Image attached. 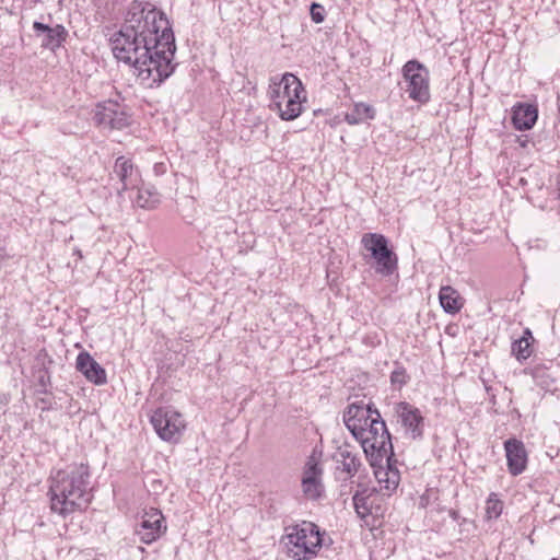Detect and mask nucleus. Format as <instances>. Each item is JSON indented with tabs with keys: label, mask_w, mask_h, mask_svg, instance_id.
<instances>
[{
	"label": "nucleus",
	"mask_w": 560,
	"mask_h": 560,
	"mask_svg": "<svg viewBox=\"0 0 560 560\" xmlns=\"http://www.w3.org/2000/svg\"><path fill=\"white\" fill-rule=\"evenodd\" d=\"M374 469V476L378 482L380 491L384 495H390L398 487L400 472L396 467L395 454L380 463L369 462Z\"/></svg>",
	"instance_id": "10"
},
{
	"label": "nucleus",
	"mask_w": 560,
	"mask_h": 560,
	"mask_svg": "<svg viewBox=\"0 0 560 560\" xmlns=\"http://www.w3.org/2000/svg\"><path fill=\"white\" fill-rule=\"evenodd\" d=\"M409 376L407 375L406 369L404 366H397L390 374V383L397 388H401L405 384H407Z\"/></svg>",
	"instance_id": "29"
},
{
	"label": "nucleus",
	"mask_w": 560,
	"mask_h": 560,
	"mask_svg": "<svg viewBox=\"0 0 560 560\" xmlns=\"http://www.w3.org/2000/svg\"><path fill=\"white\" fill-rule=\"evenodd\" d=\"M55 401L49 397H40L36 401V406L40 408L42 411H49L56 409Z\"/></svg>",
	"instance_id": "31"
},
{
	"label": "nucleus",
	"mask_w": 560,
	"mask_h": 560,
	"mask_svg": "<svg viewBox=\"0 0 560 560\" xmlns=\"http://www.w3.org/2000/svg\"><path fill=\"white\" fill-rule=\"evenodd\" d=\"M90 479L89 466L84 464L58 470L49 488L51 511L62 517L84 511L93 499Z\"/></svg>",
	"instance_id": "2"
},
{
	"label": "nucleus",
	"mask_w": 560,
	"mask_h": 560,
	"mask_svg": "<svg viewBox=\"0 0 560 560\" xmlns=\"http://www.w3.org/2000/svg\"><path fill=\"white\" fill-rule=\"evenodd\" d=\"M310 13H311L312 21L314 23L319 24V23L324 22L325 8L322 4H319L317 2H313L311 4Z\"/></svg>",
	"instance_id": "30"
},
{
	"label": "nucleus",
	"mask_w": 560,
	"mask_h": 560,
	"mask_svg": "<svg viewBox=\"0 0 560 560\" xmlns=\"http://www.w3.org/2000/svg\"><path fill=\"white\" fill-rule=\"evenodd\" d=\"M93 121L102 129L122 130L129 127L131 117L124 105L108 100L95 106Z\"/></svg>",
	"instance_id": "8"
},
{
	"label": "nucleus",
	"mask_w": 560,
	"mask_h": 560,
	"mask_svg": "<svg viewBox=\"0 0 560 560\" xmlns=\"http://www.w3.org/2000/svg\"><path fill=\"white\" fill-rule=\"evenodd\" d=\"M502 502L492 493L487 500L488 518H498L502 513Z\"/></svg>",
	"instance_id": "28"
},
{
	"label": "nucleus",
	"mask_w": 560,
	"mask_h": 560,
	"mask_svg": "<svg viewBox=\"0 0 560 560\" xmlns=\"http://www.w3.org/2000/svg\"><path fill=\"white\" fill-rule=\"evenodd\" d=\"M450 516H451L453 520H455V521H456V520L458 518V516H459V515H458V512H457V511H455V510H451V511H450Z\"/></svg>",
	"instance_id": "33"
},
{
	"label": "nucleus",
	"mask_w": 560,
	"mask_h": 560,
	"mask_svg": "<svg viewBox=\"0 0 560 560\" xmlns=\"http://www.w3.org/2000/svg\"><path fill=\"white\" fill-rule=\"evenodd\" d=\"M375 117V109L373 106L365 103H355L353 107L346 113L345 120L349 125H359L368 119Z\"/></svg>",
	"instance_id": "25"
},
{
	"label": "nucleus",
	"mask_w": 560,
	"mask_h": 560,
	"mask_svg": "<svg viewBox=\"0 0 560 560\" xmlns=\"http://www.w3.org/2000/svg\"><path fill=\"white\" fill-rule=\"evenodd\" d=\"M558 196L560 198V179H559V183H558Z\"/></svg>",
	"instance_id": "35"
},
{
	"label": "nucleus",
	"mask_w": 560,
	"mask_h": 560,
	"mask_svg": "<svg viewBox=\"0 0 560 560\" xmlns=\"http://www.w3.org/2000/svg\"><path fill=\"white\" fill-rule=\"evenodd\" d=\"M137 196L133 203L143 209H153L160 203V194L153 186L136 187Z\"/></svg>",
	"instance_id": "24"
},
{
	"label": "nucleus",
	"mask_w": 560,
	"mask_h": 560,
	"mask_svg": "<svg viewBox=\"0 0 560 560\" xmlns=\"http://www.w3.org/2000/svg\"><path fill=\"white\" fill-rule=\"evenodd\" d=\"M396 413L407 434L412 439L423 435L424 419L418 408L401 401L396 405Z\"/></svg>",
	"instance_id": "12"
},
{
	"label": "nucleus",
	"mask_w": 560,
	"mask_h": 560,
	"mask_svg": "<svg viewBox=\"0 0 560 560\" xmlns=\"http://www.w3.org/2000/svg\"><path fill=\"white\" fill-rule=\"evenodd\" d=\"M439 300L442 308L447 314H456L463 306L459 293L451 285H444L440 289Z\"/></svg>",
	"instance_id": "22"
},
{
	"label": "nucleus",
	"mask_w": 560,
	"mask_h": 560,
	"mask_svg": "<svg viewBox=\"0 0 560 560\" xmlns=\"http://www.w3.org/2000/svg\"><path fill=\"white\" fill-rule=\"evenodd\" d=\"M268 96L271 102L269 105L270 109H280L284 101L290 98V96L305 98V89L296 75L285 72L281 77L275 75L270 78Z\"/></svg>",
	"instance_id": "7"
},
{
	"label": "nucleus",
	"mask_w": 560,
	"mask_h": 560,
	"mask_svg": "<svg viewBox=\"0 0 560 560\" xmlns=\"http://www.w3.org/2000/svg\"><path fill=\"white\" fill-rule=\"evenodd\" d=\"M374 417H376V413L373 415V417L371 418H365L362 422H361V427H362V433H364V431L366 429H369V424H370V420L373 419L374 420Z\"/></svg>",
	"instance_id": "32"
},
{
	"label": "nucleus",
	"mask_w": 560,
	"mask_h": 560,
	"mask_svg": "<svg viewBox=\"0 0 560 560\" xmlns=\"http://www.w3.org/2000/svg\"><path fill=\"white\" fill-rule=\"evenodd\" d=\"M288 555L294 560L314 558L324 544L319 527L312 522H302L285 528Z\"/></svg>",
	"instance_id": "3"
},
{
	"label": "nucleus",
	"mask_w": 560,
	"mask_h": 560,
	"mask_svg": "<svg viewBox=\"0 0 560 560\" xmlns=\"http://www.w3.org/2000/svg\"><path fill=\"white\" fill-rule=\"evenodd\" d=\"M508 470L512 476L523 474L527 467V452L521 440L511 438L504 442Z\"/></svg>",
	"instance_id": "15"
},
{
	"label": "nucleus",
	"mask_w": 560,
	"mask_h": 560,
	"mask_svg": "<svg viewBox=\"0 0 560 560\" xmlns=\"http://www.w3.org/2000/svg\"><path fill=\"white\" fill-rule=\"evenodd\" d=\"M354 439L360 442L369 462L380 463L394 455L392 436L381 413L371 419L369 429L357 433Z\"/></svg>",
	"instance_id": "4"
},
{
	"label": "nucleus",
	"mask_w": 560,
	"mask_h": 560,
	"mask_svg": "<svg viewBox=\"0 0 560 560\" xmlns=\"http://www.w3.org/2000/svg\"><path fill=\"white\" fill-rule=\"evenodd\" d=\"M306 101V97H299L295 98L293 96H290V98L284 101V104L280 107V109H272L273 112H277L279 114V117L282 120H293L298 118L302 112H303V102Z\"/></svg>",
	"instance_id": "26"
},
{
	"label": "nucleus",
	"mask_w": 560,
	"mask_h": 560,
	"mask_svg": "<svg viewBox=\"0 0 560 560\" xmlns=\"http://www.w3.org/2000/svg\"><path fill=\"white\" fill-rule=\"evenodd\" d=\"M322 475L323 469L318 462L311 457L304 467L302 477V491L305 498L317 500L322 495L324 491Z\"/></svg>",
	"instance_id": "13"
},
{
	"label": "nucleus",
	"mask_w": 560,
	"mask_h": 560,
	"mask_svg": "<svg viewBox=\"0 0 560 560\" xmlns=\"http://www.w3.org/2000/svg\"><path fill=\"white\" fill-rule=\"evenodd\" d=\"M74 254L78 255L79 258H82V253L80 249H75Z\"/></svg>",
	"instance_id": "34"
},
{
	"label": "nucleus",
	"mask_w": 560,
	"mask_h": 560,
	"mask_svg": "<svg viewBox=\"0 0 560 560\" xmlns=\"http://www.w3.org/2000/svg\"><path fill=\"white\" fill-rule=\"evenodd\" d=\"M361 244L374 260L373 267L376 273L387 277L396 271L397 255L389 247L388 240L383 234L365 233L361 238Z\"/></svg>",
	"instance_id": "5"
},
{
	"label": "nucleus",
	"mask_w": 560,
	"mask_h": 560,
	"mask_svg": "<svg viewBox=\"0 0 560 560\" xmlns=\"http://www.w3.org/2000/svg\"><path fill=\"white\" fill-rule=\"evenodd\" d=\"M530 375L546 390H556L559 387L560 366L552 360L535 363L530 368Z\"/></svg>",
	"instance_id": "16"
},
{
	"label": "nucleus",
	"mask_w": 560,
	"mask_h": 560,
	"mask_svg": "<svg viewBox=\"0 0 560 560\" xmlns=\"http://www.w3.org/2000/svg\"><path fill=\"white\" fill-rule=\"evenodd\" d=\"M551 560H559L558 558H552Z\"/></svg>",
	"instance_id": "36"
},
{
	"label": "nucleus",
	"mask_w": 560,
	"mask_h": 560,
	"mask_svg": "<svg viewBox=\"0 0 560 560\" xmlns=\"http://www.w3.org/2000/svg\"><path fill=\"white\" fill-rule=\"evenodd\" d=\"M364 492L365 491H363V492L357 491L353 494V498H352L353 506L355 509V512L362 518H364L365 516L371 514V508H370V504H369V497L365 495Z\"/></svg>",
	"instance_id": "27"
},
{
	"label": "nucleus",
	"mask_w": 560,
	"mask_h": 560,
	"mask_svg": "<svg viewBox=\"0 0 560 560\" xmlns=\"http://www.w3.org/2000/svg\"><path fill=\"white\" fill-rule=\"evenodd\" d=\"M166 530L165 518L161 511L150 509L145 511L136 527V534L144 544H152Z\"/></svg>",
	"instance_id": "11"
},
{
	"label": "nucleus",
	"mask_w": 560,
	"mask_h": 560,
	"mask_svg": "<svg viewBox=\"0 0 560 560\" xmlns=\"http://www.w3.org/2000/svg\"><path fill=\"white\" fill-rule=\"evenodd\" d=\"M114 57L133 68L147 88L159 86L174 70L175 36L164 12L144 0L131 1L124 23L112 38Z\"/></svg>",
	"instance_id": "1"
},
{
	"label": "nucleus",
	"mask_w": 560,
	"mask_h": 560,
	"mask_svg": "<svg viewBox=\"0 0 560 560\" xmlns=\"http://www.w3.org/2000/svg\"><path fill=\"white\" fill-rule=\"evenodd\" d=\"M374 413L380 411L374 407L373 404H364L363 401H355L350 404L343 412V422L351 434L354 436L361 432V422L365 418L373 417Z\"/></svg>",
	"instance_id": "17"
},
{
	"label": "nucleus",
	"mask_w": 560,
	"mask_h": 560,
	"mask_svg": "<svg viewBox=\"0 0 560 560\" xmlns=\"http://www.w3.org/2000/svg\"><path fill=\"white\" fill-rule=\"evenodd\" d=\"M334 459L338 464L337 468L347 475L345 480L353 478L363 465L359 453L353 452L348 444L337 448Z\"/></svg>",
	"instance_id": "20"
},
{
	"label": "nucleus",
	"mask_w": 560,
	"mask_h": 560,
	"mask_svg": "<svg viewBox=\"0 0 560 560\" xmlns=\"http://www.w3.org/2000/svg\"><path fill=\"white\" fill-rule=\"evenodd\" d=\"M33 31L36 37H40V46L45 49L56 51L66 42L68 31L61 24L49 26L42 22L35 21L33 23Z\"/></svg>",
	"instance_id": "14"
},
{
	"label": "nucleus",
	"mask_w": 560,
	"mask_h": 560,
	"mask_svg": "<svg viewBox=\"0 0 560 560\" xmlns=\"http://www.w3.org/2000/svg\"><path fill=\"white\" fill-rule=\"evenodd\" d=\"M151 423L164 441H175L184 429L180 413L168 408H158L151 416Z\"/></svg>",
	"instance_id": "9"
},
{
	"label": "nucleus",
	"mask_w": 560,
	"mask_h": 560,
	"mask_svg": "<svg viewBox=\"0 0 560 560\" xmlns=\"http://www.w3.org/2000/svg\"><path fill=\"white\" fill-rule=\"evenodd\" d=\"M405 86L402 90L413 102L425 104L430 101V72L417 59L408 60L401 68Z\"/></svg>",
	"instance_id": "6"
},
{
	"label": "nucleus",
	"mask_w": 560,
	"mask_h": 560,
	"mask_svg": "<svg viewBox=\"0 0 560 560\" xmlns=\"http://www.w3.org/2000/svg\"><path fill=\"white\" fill-rule=\"evenodd\" d=\"M114 175L121 183V190L135 189L141 182L139 170L133 165L130 159L119 156L115 161Z\"/></svg>",
	"instance_id": "19"
},
{
	"label": "nucleus",
	"mask_w": 560,
	"mask_h": 560,
	"mask_svg": "<svg viewBox=\"0 0 560 560\" xmlns=\"http://www.w3.org/2000/svg\"><path fill=\"white\" fill-rule=\"evenodd\" d=\"M75 368L85 378L95 384L104 385L107 383L105 369L96 362L88 351H81L75 360Z\"/></svg>",
	"instance_id": "18"
},
{
	"label": "nucleus",
	"mask_w": 560,
	"mask_h": 560,
	"mask_svg": "<svg viewBox=\"0 0 560 560\" xmlns=\"http://www.w3.org/2000/svg\"><path fill=\"white\" fill-rule=\"evenodd\" d=\"M534 337L529 328L523 330V335L512 342L511 351L515 358L523 362L527 360L533 353Z\"/></svg>",
	"instance_id": "23"
},
{
	"label": "nucleus",
	"mask_w": 560,
	"mask_h": 560,
	"mask_svg": "<svg viewBox=\"0 0 560 560\" xmlns=\"http://www.w3.org/2000/svg\"><path fill=\"white\" fill-rule=\"evenodd\" d=\"M538 117L536 106L532 104L520 103L513 107L512 122L516 130H529L535 125Z\"/></svg>",
	"instance_id": "21"
}]
</instances>
